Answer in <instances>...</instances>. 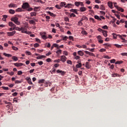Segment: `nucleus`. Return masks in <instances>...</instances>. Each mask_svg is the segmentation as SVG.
<instances>
[{
    "mask_svg": "<svg viewBox=\"0 0 127 127\" xmlns=\"http://www.w3.org/2000/svg\"><path fill=\"white\" fill-rule=\"evenodd\" d=\"M63 54H64V55H65V56H68V52H67L66 51H64L63 52Z\"/></svg>",
    "mask_w": 127,
    "mask_h": 127,
    "instance_id": "45",
    "label": "nucleus"
},
{
    "mask_svg": "<svg viewBox=\"0 0 127 127\" xmlns=\"http://www.w3.org/2000/svg\"><path fill=\"white\" fill-rule=\"evenodd\" d=\"M114 46H116V47H117V48H122V46H123V45H120L118 44H114Z\"/></svg>",
    "mask_w": 127,
    "mask_h": 127,
    "instance_id": "39",
    "label": "nucleus"
},
{
    "mask_svg": "<svg viewBox=\"0 0 127 127\" xmlns=\"http://www.w3.org/2000/svg\"><path fill=\"white\" fill-rule=\"evenodd\" d=\"M110 61V63H115V62H116V60L113 59V60H111Z\"/></svg>",
    "mask_w": 127,
    "mask_h": 127,
    "instance_id": "57",
    "label": "nucleus"
},
{
    "mask_svg": "<svg viewBox=\"0 0 127 127\" xmlns=\"http://www.w3.org/2000/svg\"><path fill=\"white\" fill-rule=\"evenodd\" d=\"M94 18H95V19H97V20H100L101 21L102 19L101 18H100V16H98V15H94Z\"/></svg>",
    "mask_w": 127,
    "mask_h": 127,
    "instance_id": "23",
    "label": "nucleus"
},
{
    "mask_svg": "<svg viewBox=\"0 0 127 127\" xmlns=\"http://www.w3.org/2000/svg\"><path fill=\"white\" fill-rule=\"evenodd\" d=\"M2 88L3 89V90H8V87H4V86H2Z\"/></svg>",
    "mask_w": 127,
    "mask_h": 127,
    "instance_id": "59",
    "label": "nucleus"
},
{
    "mask_svg": "<svg viewBox=\"0 0 127 127\" xmlns=\"http://www.w3.org/2000/svg\"><path fill=\"white\" fill-rule=\"evenodd\" d=\"M55 7H56V8H58V9H61V6L58 4L56 5Z\"/></svg>",
    "mask_w": 127,
    "mask_h": 127,
    "instance_id": "49",
    "label": "nucleus"
},
{
    "mask_svg": "<svg viewBox=\"0 0 127 127\" xmlns=\"http://www.w3.org/2000/svg\"><path fill=\"white\" fill-rule=\"evenodd\" d=\"M15 30H17L18 31H20V28L18 27L15 26Z\"/></svg>",
    "mask_w": 127,
    "mask_h": 127,
    "instance_id": "50",
    "label": "nucleus"
},
{
    "mask_svg": "<svg viewBox=\"0 0 127 127\" xmlns=\"http://www.w3.org/2000/svg\"><path fill=\"white\" fill-rule=\"evenodd\" d=\"M17 74L18 75H22V72L21 71H18Z\"/></svg>",
    "mask_w": 127,
    "mask_h": 127,
    "instance_id": "63",
    "label": "nucleus"
},
{
    "mask_svg": "<svg viewBox=\"0 0 127 127\" xmlns=\"http://www.w3.org/2000/svg\"><path fill=\"white\" fill-rule=\"evenodd\" d=\"M66 60H67V58L65 56H62L61 57V61L62 62H66Z\"/></svg>",
    "mask_w": 127,
    "mask_h": 127,
    "instance_id": "5",
    "label": "nucleus"
},
{
    "mask_svg": "<svg viewBox=\"0 0 127 127\" xmlns=\"http://www.w3.org/2000/svg\"><path fill=\"white\" fill-rule=\"evenodd\" d=\"M104 58L105 59H111V57H109V56H105Z\"/></svg>",
    "mask_w": 127,
    "mask_h": 127,
    "instance_id": "56",
    "label": "nucleus"
},
{
    "mask_svg": "<svg viewBox=\"0 0 127 127\" xmlns=\"http://www.w3.org/2000/svg\"><path fill=\"white\" fill-rule=\"evenodd\" d=\"M28 26H23L20 27V31H21L22 33H27V28Z\"/></svg>",
    "mask_w": 127,
    "mask_h": 127,
    "instance_id": "2",
    "label": "nucleus"
},
{
    "mask_svg": "<svg viewBox=\"0 0 127 127\" xmlns=\"http://www.w3.org/2000/svg\"><path fill=\"white\" fill-rule=\"evenodd\" d=\"M120 75L118 73H113L112 74V77H119Z\"/></svg>",
    "mask_w": 127,
    "mask_h": 127,
    "instance_id": "30",
    "label": "nucleus"
},
{
    "mask_svg": "<svg viewBox=\"0 0 127 127\" xmlns=\"http://www.w3.org/2000/svg\"><path fill=\"white\" fill-rule=\"evenodd\" d=\"M15 33H16V31H13L11 32H7V34L8 36H13V35H14V34H15Z\"/></svg>",
    "mask_w": 127,
    "mask_h": 127,
    "instance_id": "6",
    "label": "nucleus"
},
{
    "mask_svg": "<svg viewBox=\"0 0 127 127\" xmlns=\"http://www.w3.org/2000/svg\"><path fill=\"white\" fill-rule=\"evenodd\" d=\"M102 28L103 29H108V26L107 25H104L102 27Z\"/></svg>",
    "mask_w": 127,
    "mask_h": 127,
    "instance_id": "58",
    "label": "nucleus"
},
{
    "mask_svg": "<svg viewBox=\"0 0 127 127\" xmlns=\"http://www.w3.org/2000/svg\"><path fill=\"white\" fill-rule=\"evenodd\" d=\"M29 7H30V5L27 2H24L22 5V8L23 9H27V8H29Z\"/></svg>",
    "mask_w": 127,
    "mask_h": 127,
    "instance_id": "3",
    "label": "nucleus"
},
{
    "mask_svg": "<svg viewBox=\"0 0 127 127\" xmlns=\"http://www.w3.org/2000/svg\"><path fill=\"white\" fill-rule=\"evenodd\" d=\"M12 49H13V50H14L15 51H17V50H18V48L14 46H12Z\"/></svg>",
    "mask_w": 127,
    "mask_h": 127,
    "instance_id": "43",
    "label": "nucleus"
},
{
    "mask_svg": "<svg viewBox=\"0 0 127 127\" xmlns=\"http://www.w3.org/2000/svg\"><path fill=\"white\" fill-rule=\"evenodd\" d=\"M118 37L119 38H121L122 40V42H124V43H127V40H126L125 38H123V36H121V35H118Z\"/></svg>",
    "mask_w": 127,
    "mask_h": 127,
    "instance_id": "12",
    "label": "nucleus"
},
{
    "mask_svg": "<svg viewBox=\"0 0 127 127\" xmlns=\"http://www.w3.org/2000/svg\"><path fill=\"white\" fill-rule=\"evenodd\" d=\"M82 67V64L81 63H79L78 64L76 65V68H81Z\"/></svg>",
    "mask_w": 127,
    "mask_h": 127,
    "instance_id": "32",
    "label": "nucleus"
},
{
    "mask_svg": "<svg viewBox=\"0 0 127 127\" xmlns=\"http://www.w3.org/2000/svg\"><path fill=\"white\" fill-rule=\"evenodd\" d=\"M56 54H61L62 53V50H59L56 52Z\"/></svg>",
    "mask_w": 127,
    "mask_h": 127,
    "instance_id": "41",
    "label": "nucleus"
},
{
    "mask_svg": "<svg viewBox=\"0 0 127 127\" xmlns=\"http://www.w3.org/2000/svg\"><path fill=\"white\" fill-rule=\"evenodd\" d=\"M82 18L83 19V20H88V17L86 16H83Z\"/></svg>",
    "mask_w": 127,
    "mask_h": 127,
    "instance_id": "53",
    "label": "nucleus"
},
{
    "mask_svg": "<svg viewBox=\"0 0 127 127\" xmlns=\"http://www.w3.org/2000/svg\"><path fill=\"white\" fill-rule=\"evenodd\" d=\"M112 35H113V37H114V39H117V37H118V36H119V35H117L115 33H113Z\"/></svg>",
    "mask_w": 127,
    "mask_h": 127,
    "instance_id": "38",
    "label": "nucleus"
},
{
    "mask_svg": "<svg viewBox=\"0 0 127 127\" xmlns=\"http://www.w3.org/2000/svg\"><path fill=\"white\" fill-rule=\"evenodd\" d=\"M57 73H60L62 76H64V75L66 74V72L63 70H60L59 69L57 70Z\"/></svg>",
    "mask_w": 127,
    "mask_h": 127,
    "instance_id": "7",
    "label": "nucleus"
},
{
    "mask_svg": "<svg viewBox=\"0 0 127 127\" xmlns=\"http://www.w3.org/2000/svg\"><path fill=\"white\" fill-rule=\"evenodd\" d=\"M62 38L63 40L66 41V40H67V39H68V37H67V36L64 37V36H62Z\"/></svg>",
    "mask_w": 127,
    "mask_h": 127,
    "instance_id": "31",
    "label": "nucleus"
},
{
    "mask_svg": "<svg viewBox=\"0 0 127 127\" xmlns=\"http://www.w3.org/2000/svg\"><path fill=\"white\" fill-rule=\"evenodd\" d=\"M125 27L126 28H127V20L125 21Z\"/></svg>",
    "mask_w": 127,
    "mask_h": 127,
    "instance_id": "64",
    "label": "nucleus"
},
{
    "mask_svg": "<svg viewBox=\"0 0 127 127\" xmlns=\"http://www.w3.org/2000/svg\"><path fill=\"white\" fill-rule=\"evenodd\" d=\"M85 66H86V67L87 69H90V64H89V62H86Z\"/></svg>",
    "mask_w": 127,
    "mask_h": 127,
    "instance_id": "28",
    "label": "nucleus"
},
{
    "mask_svg": "<svg viewBox=\"0 0 127 127\" xmlns=\"http://www.w3.org/2000/svg\"><path fill=\"white\" fill-rule=\"evenodd\" d=\"M61 8L63 6H66V2H62L60 4Z\"/></svg>",
    "mask_w": 127,
    "mask_h": 127,
    "instance_id": "26",
    "label": "nucleus"
},
{
    "mask_svg": "<svg viewBox=\"0 0 127 127\" xmlns=\"http://www.w3.org/2000/svg\"><path fill=\"white\" fill-rule=\"evenodd\" d=\"M3 55H4V56H5L6 57H11V56H12L11 55L8 54H6L5 53H4L3 54Z\"/></svg>",
    "mask_w": 127,
    "mask_h": 127,
    "instance_id": "27",
    "label": "nucleus"
},
{
    "mask_svg": "<svg viewBox=\"0 0 127 127\" xmlns=\"http://www.w3.org/2000/svg\"><path fill=\"white\" fill-rule=\"evenodd\" d=\"M103 45L104 46H105V48L106 49H108V47H111L112 46V45L110 44H104Z\"/></svg>",
    "mask_w": 127,
    "mask_h": 127,
    "instance_id": "18",
    "label": "nucleus"
},
{
    "mask_svg": "<svg viewBox=\"0 0 127 127\" xmlns=\"http://www.w3.org/2000/svg\"><path fill=\"white\" fill-rule=\"evenodd\" d=\"M14 65H15V66L16 67H20V66H23V64L21 63H14Z\"/></svg>",
    "mask_w": 127,
    "mask_h": 127,
    "instance_id": "10",
    "label": "nucleus"
},
{
    "mask_svg": "<svg viewBox=\"0 0 127 127\" xmlns=\"http://www.w3.org/2000/svg\"><path fill=\"white\" fill-rule=\"evenodd\" d=\"M12 60H14V61H17V60H18V59L17 58V57L15 56H13L12 57Z\"/></svg>",
    "mask_w": 127,
    "mask_h": 127,
    "instance_id": "36",
    "label": "nucleus"
},
{
    "mask_svg": "<svg viewBox=\"0 0 127 127\" xmlns=\"http://www.w3.org/2000/svg\"><path fill=\"white\" fill-rule=\"evenodd\" d=\"M6 18H7V15H3V18H2V20H3V19H4V21H5V20H6Z\"/></svg>",
    "mask_w": 127,
    "mask_h": 127,
    "instance_id": "44",
    "label": "nucleus"
},
{
    "mask_svg": "<svg viewBox=\"0 0 127 127\" xmlns=\"http://www.w3.org/2000/svg\"><path fill=\"white\" fill-rule=\"evenodd\" d=\"M72 6H73V4H71V3H67L65 6L64 7L65 8H71V7H72Z\"/></svg>",
    "mask_w": 127,
    "mask_h": 127,
    "instance_id": "15",
    "label": "nucleus"
},
{
    "mask_svg": "<svg viewBox=\"0 0 127 127\" xmlns=\"http://www.w3.org/2000/svg\"><path fill=\"white\" fill-rule=\"evenodd\" d=\"M100 9H101V10H105L106 9V8H105V6H104V5H101L100 6Z\"/></svg>",
    "mask_w": 127,
    "mask_h": 127,
    "instance_id": "34",
    "label": "nucleus"
},
{
    "mask_svg": "<svg viewBox=\"0 0 127 127\" xmlns=\"http://www.w3.org/2000/svg\"><path fill=\"white\" fill-rule=\"evenodd\" d=\"M70 11L71 12H74V13H76V14H78V12H77V9H70Z\"/></svg>",
    "mask_w": 127,
    "mask_h": 127,
    "instance_id": "22",
    "label": "nucleus"
},
{
    "mask_svg": "<svg viewBox=\"0 0 127 127\" xmlns=\"http://www.w3.org/2000/svg\"><path fill=\"white\" fill-rule=\"evenodd\" d=\"M123 63H124V62L122 61H117L115 63V64H123Z\"/></svg>",
    "mask_w": 127,
    "mask_h": 127,
    "instance_id": "37",
    "label": "nucleus"
},
{
    "mask_svg": "<svg viewBox=\"0 0 127 127\" xmlns=\"http://www.w3.org/2000/svg\"><path fill=\"white\" fill-rule=\"evenodd\" d=\"M31 16H36V12H31L30 13Z\"/></svg>",
    "mask_w": 127,
    "mask_h": 127,
    "instance_id": "33",
    "label": "nucleus"
},
{
    "mask_svg": "<svg viewBox=\"0 0 127 127\" xmlns=\"http://www.w3.org/2000/svg\"><path fill=\"white\" fill-rule=\"evenodd\" d=\"M82 34H84V35H87V34H88V33H87V32L85 30H83L81 32Z\"/></svg>",
    "mask_w": 127,
    "mask_h": 127,
    "instance_id": "48",
    "label": "nucleus"
},
{
    "mask_svg": "<svg viewBox=\"0 0 127 127\" xmlns=\"http://www.w3.org/2000/svg\"><path fill=\"white\" fill-rule=\"evenodd\" d=\"M42 38H43V39H47V37L46 35H43L42 36Z\"/></svg>",
    "mask_w": 127,
    "mask_h": 127,
    "instance_id": "52",
    "label": "nucleus"
},
{
    "mask_svg": "<svg viewBox=\"0 0 127 127\" xmlns=\"http://www.w3.org/2000/svg\"><path fill=\"white\" fill-rule=\"evenodd\" d=\"M102 33H103V35H104L105 37H107L108 36V34H107V31L106 30L103 31Z\"/></svg>",
    "mask_w": 127,
    "mask_h": 127,
    "instance_id": "24",
    "label": "nucleus"
},
{
    "mask_svg": "<svg viewBox=\"0 0 127 127\" xmlns=\"http://www.w3.org/2000/svg\"><path fill=\"white\" fill-rule=\"evenodd\" d=\"M74 4L76 6H80V4H81V1H75L74 2Z\"/></svg>",
    "mask_w": 127,
    "mask_h": 127,
    "instance_id": "21",
    "label": "nucleus"
},
{
    "mask_svg": "<svg viewBox=\"0 0 127 127\" xmlns=\"http://www.w3.org/2000/svg\"><path fill=\"white\" fill-rule=\"evenodd\" d=\"M79 10L81 12H84V11H86V10H87V8L85 7H81L79 8Z\"/></svg>",
    "mask_w": 127,
    "mask_h": 127,
    "instance_id": "16",
    "label": "nucleus"
},
{
    "mask_svg": "<svg viewBox=\"0 0 127 127\" xmlns=\"http://www.w3.org/2000/svg\"><path fill=\"white\" fill-rule=\"evenodd\" d=\"M69 39L70 40H72V41H74V37L73 36H70L69 37Z\"/></svg>",
    "mask_w": 127,
    "mask_h": 127,
    "instance_id": "51",
    "label": "nucleus"
},
{
    "mask_svg": "<svg viewBox=\"0 0 127 127\" xmlns=\"http://www.w3.org/2000/svg\"><path fill=\"white\" fill-rule=\"evenodd\" d=\"M26 10L27 11H31L32 10H33V8L32 7H29V8H28V9H26Z\"/></svg>",
    "mask_w": 127,
    "mask_h": 127,
    "instance_id": "42",
    "label": "nucleus"
},
{
    "mask_svg": "<svg viewBox=\"0 0 127 127\" xmlns=\"http://www.w3.org/2000/svg\"><path fill=\"white\" fill-rule=\"evenodd\" d=\"M47 13H49V14L50 15H51V16H53V17H55V16H56V14H55L54 13H52V12H50V11H48V12H47Z\"/></svg>",
    "mask_w": 127,
    "mask_h": 127,
    "instance_id": "20",
    "label": "nucleus"
},
{
    "mask_svg": "<svg viewBox=\"0 0 127 127\" xmlns=\"http://www.w3.org/2000/svg\"><path fill=\"white\" fill-rule=\"evenodd\" d=\"M64 21H69V18H68V17H66L64 18Z\"/></svg>",
    "mask_w": 127,
    "mask_h": 127,
    "instance_id": "62",
    "label": "nucleus"
},
{
    "mask_svg": "<svg viewBox=\"0 0 127 127\" xmlns=\"http://www.w3.org/2000/svg\"><path fill=\"white\" fill-rule=\"evenodd\" d=\"M34 47H35V48H37V47H39V44L38 43H35L34 45Z\"/></svg>",
    "mask_w": 127,
    "mask_h": 127,
    "instance_id": "46",
    "label": "nucleus"
},
{
    "mask_svg": "<svg viewBox=\"0 0 127 127\" xmlns=\"http://www.w3.org/2000/svg\"><path fill=\"white\" fill-rule=\"evenodd\" d=\"M26 80L29 85H33L32 81H31V78L30 77H27Z\"/></svg>",
    "mask_w": 127,
    "mask_h": 127,
    "instance_id": "11",
    "label": "nucleus"
},
{
    "mask_svg": "<svg viewBox=\"0 0 127 127\" xmlns=\"http://www.w3.org/2000/svg\"><path fill=\"white\" fill-rule=\"evenodd\" d=\"M105 51H106V49H101L100 50V52H105Z\"/></svg>",
    "mask_w": 127,
    "mask_h": 127,
    "instance_id": "60",
    "label": "nucleus"
},
{
    "mask_svg": "<svg viewBox=\"0 0 127 127\" xmlns=\"http://www.w3.org/2000/svg\"><path fill=\"white\" fill-rule=\"evenodd\" d=\"M8 7L10 8H11V7H17V5L11 3L8 5Z\"/></svg>",
    "mask_w": 127,
    "mask_h": 127,
    "instance_id": "9",
    "label": "nucleus"
},
{
    "mask_svg": "<svg viewBox=\"0 0 127 127\" xmlns=\"http://www.w3.org/2000/svg\"><path fill=\"white\" fill-rule=\"evenodd\" d=\"M84 52L85 53H86V54H88L89 55H90V56H93V57H95V56H96L95 54H94V53H92L87 51H85Z\"/></svg>",
    "mask_w": 127,
    "mask_h": 127,
    "instance_id": "8",
    "label": "nucleus"
},
{
    "mask_svg": "<svg viewBox=\"0 0 127 127\" xmlns=\"http://www.w3.org/2000/svg\"><path fill=\"white\" fill-rule=\"evenodd\" d=\"M30 24H33V25H35V21L33 20H30L29 21Z\"/></svg>",
    "mask_w": 127,
    "mask_h": 127,
    "instance_id": "29",
    "label": "nucleus"
},
{
    "mask_svg": "<svg viewBox=\"0 0 127 127\" xmlns=\"http://www.w3.org/2000/svg\"><path fill=\"white\" fill-rule=\"evenodd\" d=\"M122 56H127V53H123L121 54Z\"/></svg>",
    "mask_w": 127,
    "mask_h": 127,
    "instance_id": "61",
    "label": "nucleus"
},
{
    "mask_svg": "<svg viewBox=\"0 0 127 127\" xmlns=\"http://www.w3.org/2000/svg\"><path fill=\"white\" fill-rule=\"evenodd\" d=\"M67 64H69L70 65H72V61L70 60H67L66 61Z\"/></svg>",
    "mask_w": 127,
    "mask_h": 127,
    "instance_id": "40",
    "label": "nucleus"
},
{
    "mask_svg": "<svg viewBox=\"0 0 127 127\" xmlns=\"http://www.w3.org/2000/svg\"><path fill=\"white\" fill-rule=\"evenodd\" d=\"M80 58H81V57L79 56H76L75 58L74 59H75L76 60H78V59H80Z\"/></svg>",
    "mask_w": 127,
    "mask_h": 127,
    "instance_id": "55",
    "label": "nucleus"
},
{
    "mask_svg": "<svg viewBox=\"0 0 127 127\" xmlns=\"http://www.w3.org/2000/svg\"><path fill=\"white\" fill-rule=\"evenodd\" d=\"M77 53L80 56H84V52L82 51H78Z\"/></svg>",
    "mask_w": 127,
    "mask_h": 127,
    "instance_id": "19",
    "label": "nucleus"
},
{
    "mask_svg": "<svg viewBox=\"0 0 127 127\" xmlns=\"http://www.w3.org/2000/svg\"><path fill=\"white\" fill-rule=\"evenodd\" d=\"M10 20L11 21H13L17 25H20V22L18 21V18L17 17H12L11 18Z\"/></svg>",
    "mask_w": 127,
    "mask_h": 127,
    "instance_id": "1",
    "label": "nucleus"
},
{
    "mask_svg": "<svg viewBox=\"0 0 127 127\" xmlns=\"http://www.w3.org/2000/svg\"><path fill=\"white\" fill-rule=\"evenodd\" d=\"M44 81H45V80L41 79V80H39L38 83H39V84H41V83H44Z\"/></svg>",
    "mask_w": 127,
    "mask_h": 127,
    "instance_id": "47",
    "label": "nucleus"
},
{
    "mask_svg": "<svg viewBox=\"0 0 127 127\" xmlns=\"http://www.w3.org/2000/svg\"><path fill=\"white\" fill-rule=\"evenodd\" d=\"M9 12L11 14H14V13H15V11L14 10L10 9L9 10Z\"/></svg>",
    "mask_w": 127,
    "mask_h": 127,
    "instance_id": "25",
    "label": "nucleus"
},
{
    "mask_svg": "<svg viewBox=\"0 0 127 127\" xmlns=\"http://www.w3.org/2000/svg\"><path fill=\"white\" fill-rule=\"evenodd\" d=\"M22 8V7L18 8L16 9V11L17 12H22V11H24V10H23Z\"/></svg>",
    "mask_w": 127,
    "mask_h": 127,
    "instance_id": "17",
    "label": "nucleus"
},
{
    "mask_svg": "<svg viewBox=\"0 0 127 127\" xmlns=\"http://www.w3.org/2000/svg\"><path fill=\"white\" fill-rule=\"evenodd\" d=\"M108 5L110 7V8H111V9H113V2L110 1H108Z\"/></svg>",
    "mask_w": 127,
    "mask_h": 127,
    "instance_id": "13",
    "label": "nucleus"
},
{
    "mask_svg": "<svg viewBox=\"0 0 127 127\" xmlns=\"http://www.w3.org/2000/svg\"><path fill=\"white\" fill-rule=\"evenodd\" d=\"M7 74L8 75H10V76H13L14 75V72L11 71V72H9L8 71L7 72Z\"/></svg>",
    "mask_w": 127,
    "mask_h": 127,
    "instance_id": "35",
    "label": "nucleus"
},
{
    "mask_svg": "<svg viewBox=\"0 0 127 127\" xmlns=\"http://www.w3.org/2000/svg\"><path fill=\"white\" fill-rule=\"evenodd\" d=\"M8 25L11 27H15V26H16V25L15 24H14L12 22H9Z\"/></svg>",
    "mask_w": 127,
    "mask_h": 127,
    "instance_id": "14",
    "label": "nucleus"
},
{
    "mask_svg": "<svg viewBox=\"0 0 127 127\" xmlns=\"http://www.w3.org/2000/svg\"><path fill=\"white\" fill-rule=\"evenodd\" d=\"M115 16H116L117 17V18H118V19H121V17L120 16V15L119 14H115Z\"/></svg>",
    "mask_w": 127,
    "mask_h": 127,
    "instance_id": "54",
    "label": "nucleus"
},
{
    "mask_svg": "<svg viewBox=\"0 0 127 127\" xmlns=\"http://www.w3.org/2000/svg\"><path fill=\"white\" fill-rule=\"evenodd\" d=\"M114 4L115 7H116V8H117V9H118V10H119V11H121V12H124V9L123 8H121V7L117 5V2H114Z\"/></svg>",
    "mask_w": 127,
    "mask_h": 127,
    "instance_id": "4",
    "label": "nucleus"
}]
</instances>
